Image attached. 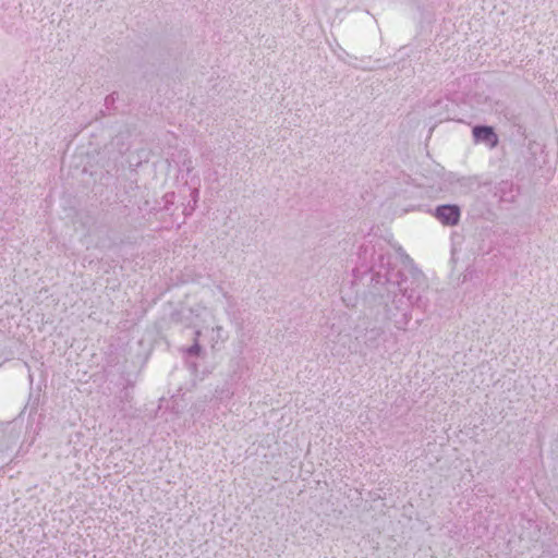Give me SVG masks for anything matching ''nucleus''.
I'll return each mask as SVG.
<instances>
[{"label": "nucleus", "mask_w": 558, "mask_h": 558, "mask_svg": "<svg viewBox=\"0 0 558 558\" xmlns=\"http://www.w3.org/2000/svg\"><path fill=\"white\" fill-rule=\"evenodd\" d=\"M437 218L444 225H456L460 218L459 208L451 205H445L437 208Z\"/></svg>", "instance_id": "obj_1"}, {"label": "nucleus", "mask_w": 558, "mask_h": 558, "mask_svg": "<svg viewBox=\"0 0 558 558\" xmlns=\"http://www.w3.org/2000/svg\"><path fill=\"white\" fill-rule=\"evenodd\" d=\"M473 135L476 141L485 142L490 147H495L498 143L497 135L494 133L493 129L488 126H475L473 129Z\"/></svg>", "instance_id": "obj_2"}]
</instances>
